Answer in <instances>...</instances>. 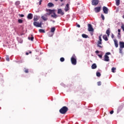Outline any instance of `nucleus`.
Returning a JSON list of instances; mask_svg holds the SVG:
<instances>
[{
	"label": "nucleus",
	"mask_w": 124,
	"mask_h": 124,
	"mask_svg": "<svg viewBox=\"0 0 124 124\" xmlns=\"http://www.w3.org/2000/svg\"><path fill=\"white\" fill-rule=\"evenodd\" d=\"M33 20L34 21V22H36V21H38V16H34Z\"/></svg>",
	"instance_id": "obj_17"
},
{
	"label": "nucleus",
	"mask_w": 124,
	"mask_h": 124,
	"mask_svg": "<svg viewBox=\"0 0 124 124\" xmlns=\"http://www.w3.org/2000/svg\"><path fill=\"white\" fill-rule=\"evenodd\" d=\"M57 13L58 14H61L62 16L64 15V13L62 12V9H58Z\"/></svg>",
	"instance_id": "obj_10"
},
{
	"label": "nucleus",
	"mask_w": 124,
	"mask_h": 124,
	"mask_svg": "<svg viewBox=\"0 0 124 124\" xmlns=\"http://www.w3.org/2000/svg\"><path fill=\"white\" fill-rule=\"evenodd\" d=\"M71 62L74 65H76L77 63V61L76 60V59L74 58V57H72L71 58Z\"/></svg>",
	"instance_id": "obj_4"
},
{
	"label": "nucleus",
	"mask_w": 124,
	"mask_h": 124,
	"mask_svg": "<svg viewBox=\"0 0 124 124\" xmlns=\"http://www.w3.org/2000/svg\"><path fill=\"white\" fill-rule=\"evenodd\" d=\"M56 10H51V9H46V12H49L47 13L46 14H45V16H50L51 14H52L51 15V17L52 18H54V19H57L59 16H58L56 14V13H55V11Z\"/></svg>",
	"instance_id": "obj_1"
},
{
	"label": "nucleus",
	"mask_w": 124,
	"mask_h": 124,
	"mask_svg": "<svg viewBox=\"0 0 124 124\" xmlns=\"http://www.w3.org/2000/svg\"><path fill=\"white\" fill-rule=\"evenodd\" d=\"M88 31H93V28L92 24H89L88 25Z\"/></svg>",
	"instance_id": "obj_7"
},
{
	"label": "nucleus",
	"mask_w": 124,
	"mask_h": 124,
	"mask_svg": "<svg viewBox=\"0 0 124 124\" xmlns=\"http://www.w3.org/2000/svg\"><path fill=\"white\" fill-rule=\"evenodd\" d=\"M101 16L102 20H104V19H105V18L104 17V15H103V14H101Z\"/></svg>",
	"instance_id": "obj_34"
},
{
	"label": "nucleus",
	"mask_w": 124,
	"mask_h": 124,
	"mask_svg": "<svg viewBox=\"0 0 124 124\" xmlns=\"http://www.w3.org/2000/svg\"><path fill=\"white\" fill-rule=\"evenodd\" d=\"M106 34H107L108 36L110 35V28H108L106 31Z\"/></svg>",
	"instance_id": "obj_22"
},
{
	"label": "nucleus",
	"mask_w": 124,
	"mask_h": 124,
	"mask_svg": "<svg viewBox=\"0 0 124 124\" xmlns=\"http://www.w3.org/2000/svg\"><path fill=\"white\" fill-rule=\"evenodd\" d=\"M28 39L29 40H31V41H33V39H34V37H33V35H31V37H28Z\"/></svg>",
	"instance_id": "obj_20"
},
{
	"label": "nucleus",
	"mask_w": 124,
	"mask_h": 124,
	"mask_svg": "<svg viewBox=\"0 0 124 124\" xmlns=\"http://www.w3.org/2000/svg\"><path fill=\"white\" fill-rule=\"evenodd\" d=\"M118 32H121V30L120 29H118Z\"/></svg>",
	"instance_id": "obj_47"
},
{
	"label": "nucleus",
	"mask_w": 124,
	"mask_h": 124,
	"mask_svg": "<svg viewBox=\"0 0 124 124\" xmlns=\"http://www.w3.org/2000/svg\"><path fill=\"white\" fill-rule=\"evenodd\" d=\"M52 22H53V23H55V21H54V20H53Z\"/></svg>",
	"instance_id": "obj_50"
},
{
	"label": "nucleus",
	"mask_w": 124,
	"mask_h": 124,
	"mask_svg": "<svg viewBox=\"0 0 124 124\" xmlns=\"http://www.w3.org/2000/svg\"><path fill=\"white\" fill-rule=\"evenodd\" d=\"M60 61L62 62H64V58L63 57H62L60 58Z\"/></svg>",
	"instance_id": "obj_32"
},
{
	"label": "nucleus",
	"mask_w": 124,
	"mask_h": 124,
	"mask_svg": "<svg viewBox=\"0 0 124 124\" xmlns=\"http://www.w3.org/2000/svg\"><path fill=\"white\" fill-rule=\"evenodd\" d=\"M61 1H63V0H60Z\"/></svg>",
	"instance_id": "obj_51"
},
{
	"label": "nucleus",
	"mask_w": 124,
	"mask_h": 124,
	"mask_svg": "<svg viewBox=\"0 0 124 124\" xmlns=\"http://www.w3.org/2000/svg\"><path fill=\"white\" fill-rule=\"evenodd\" d=\"M103 38L105 40V41H108V38L107 37V35H104L103 36Z\"/></svg>",
	"instance_id": "obj_18"
},
{
	"label": "nucleus",
	"mask_w": 124,
	"mask_h": 124,
	"mask_svg": "<svg viewBox=\"0 0 124 124\" xmlns=\"http://www.w3.org/2000/svg\"><path fill=\"white\" fill-rule=\"evenodd\" d=\"M26 55H29V52H26Z\"/></svg>",
	"instance_id": "obj_48"
},
{
	"label": "nucleus",
	"mask_w": 124,
	"mask_h": 124,
	"mask_svg": "<svg viewBox=\"0 0 124 124\" xmlns=\"http://www.w3.org/2000/svg\"><path fill=\"white\" fill-rule=\"evenodd\" d=\"M122 108L121 107H119L117 110V113H120V111L122 110Z\"/></svg>",
	"instance_id": "obj_29"
},
{
	"label": "nucleus",
	"mask_w": 124,
	"mask_h": 124,
	"mask_svg": "<svg viewBox=\"0 0 124 124\" xmlns=\"http://www.w3.org/2000/svg\"><path fill=\"white\" fill-rule=\"evenodd\" d=\"M68 111V108L67 107L64 106L62 107L59 110V112L61 114H66V112Z\"/></svg>",
	"instance_id": "obj_2"
},
{
	"label": "nucleus",
	"mask_w": 124,
	"mask_h": 124,
	"mask_svg": "<svg viewBox=\"0 0 124 124\" xmlns=\"http://www.w3.org/2000/svg\"><path fill=\"white\" fill-rule=\"evenodd\" d=\"M82 37L83 38H88V37H89V36L85 34H82Z\"/></svg>",
	"instance_id": "obj_25"
},
{
	"label": "nucleus",
	"mask_w": 124,
	"mask_h": 124,
	"mask_svg": "<svg viewBox=\"0 0 124 124\" xmlns=\"http://www.w3.org/2000/svg\"><path fill=\"white\" fill-rule=\"evenodd\" d=\"M99 2L98 0H92V5H97Z\"/></svg>",
	"instance_id": "obj_6"
},
{
	"label": "nucleus",
	"mask_w": 124,
	"mask_h": 124,
	"mask_svg": "<svg viewBox=\"0 0 124 124\" xmlns=\"http://www.w3.org/2000/svg\"><path fill=\"white\" fill-rule=\"evenodd\" d=\"M18 22L19 24H22V23H23V20L19 19L18 20Z\"/></svg>",
	"instance_id": "obj_31"
},
{
	"label": "nucleus",
	"mask_w": 124,
	"mask_h": 124,
	"mask_svg": "<svg viewBox=\"0 0 124 124\" xmlns=\"http://www.w3.org/2000/svg\"><path fill=\"white\" fill-rule=\"evenodd\" d=\"M33 25L35 27H36L37 28H41L42 24L41 23H39V22L34 21L33 22Z\"/></svg>",
	"instance_id": "obj_5"
},
{
	"label": "nucleus",
	"mask_w": 124,
	"mask_h": 124,
	"mask_svg": "<svg viewBox=\"0 0 124 124\" xmlns=\"http://www.w3.org/2000/svg\"><path fill=\"white\" fill-rule=\"evenodd\" d=\"M16 5H19L20 4V1H17L15 3Z\"/></svg>",
	"instance_id": "obj_33"
},
{
	"label": "nucleus",
	"mask_w": 124,
	"mask_h": 124,
	"mask_svg": "<svg viewBox=\"0 0 124 124\" xmlns=\"http://www.w3.org/2000/svg\"><path fill=\"white\" fill-rule=\"evenodd\" d=\"M114 37V34H111V38H113Z\"/></svg>",
	"instance_id": "obj_46"
},
{
	"label": "nucleus",
	"mask_w": 124,
	"mask_h": 124,
	"mask_svg": "<svg viewBox=\"0 0 124 124\" xmlns=\"http://www.w3.org/2000/svg\"><path fill=\"white\" fill-rule=\"evenodd\" d=\"M97 85L98 86H101V81H99L97 82Z\"/></svg>",
	"instance_id": "obj_37"
},
{
	"label": "nucleus",
	"mask_w": 124,
	"mask_h": 124,
	"mask_svg": "<svg viewBox=\"0 0 124 124\" xmlns=\"http://www.w3.org/2000/svg\"><path fill=\"white\" fill-rule=\"evenodd\" d=\"M123 18L124 19V16H123Z\"/></svg>",
	"instance_id": "obj_49"
},
{
	"label": "nucleus",
	"mask_w": 124,
	"mask_h": 124,
	"mask_svg": "<svg viewBox=\"0 0 124 124\" xmlns=\"http://www.w3.org/2000/svg\"><path fill=\"white\" fill-rule=\"evenodd\" d=\"M104 61L105 62H109V56L108 55H105L104 56Z\"/></svg>",
	"instance_id": "obj_13"
},
{
	"label": "nucleus",
	"mask_w": 124,
	"mask_h": 124,
	"mask_svg": "<svg viewBox=\"0 0 124 124\" xmlns=\"http://www.w3.org/2000/svg\"><path fill=\"white\" fill-rule=\"evenodd\" d=\"M30 54H31V51H30Z\"/></svg>",
	"instance_id": "obj_53"
},
{
	"label": "nucleus",
	"mask_w": 124,
	"mask_h": 124,
	"mask_svg": "<svg viewBox=\"0 0 124 124\" xmlns=\"http://www.w3.org/2000/svg\"><path fill=\"white\" fill-rule=\"evenodd\" d=\"M119 35H121V32H118V38H120L121 37V36H119Z\"/></svg>",
	"instance_id": "obj_40"
},
{
	"label": "nucleus",
	"mask_w": 124,
	"mask_h": 124,
	"mask_svg": "<svg viewBox=\"0 0 124 124\" xmlns=\"http://www.w3.org/2000/svg\"><path fill=\"white\" fill-rule=\"evenodd\" d=\"M64 10L66 12H67V11L68 10H69V4L68 3H67L66 5V7L64 9Z\"/></svg>",
	"instance_id": "obj_16"
},
{
	"label": "nucleus",
	"mask_w": 124,
	"mask_h": 124,
	"mask_svg": "<svg viewBox=\"0 0 124 124\" xmlns=\"http://www.w3.org/2000/svg\"><path fill=\"white\" fill-rule=\"evenodd\" d=\"M56 31V28L55 27H53L52 28H51V32H55V31Z\"/></svg>",
	"instance_id": "obj_24"
},
{
	"label": "nucleus",
	"mask_w": 124,
	"mask_h": 124,
	"mask_svg": "<svg viewBox=\"0 0 124 124\" xmlns=\"http://www.w3.org/2000/svg\"><path fill=\"white\" fill-rule=\"evenodd\" d=\"M96 54H98L99 53V51L98 50H97L95 51Z\"/></svg>",
	"instance_id": "obj_43"
},
{
	"label": "nucleus",
	"mask_w": 124,
	"mask_h": 124,
	"mask_svg": "<svg viewBox=\"0 0 124 124\" xmlns=\"http://www.w3.org/2000/svg\"><path fill=\"white\" fill-rule=\"evenodd\" d=\"M101 9V7H96L94 8V10L95 13H98L99 12H100Z\"/></svg>",
	"instance_id": "obj_8"
},
{
	"label": "nucleus",
	"mask_w": 124,
	"mask_h": 124,
	"mask_svg": "<svg viewBox=\"0 0 124 124\" xmlns=\"http://www.w3.org/2000/svg\"><path fill=\"white\" fill-rule=\"evenodd\" d=\"M92 69H95V68H96V67H97V66H96V64L95 63H93L92 66H91Z\"/></svg>",
	"instance_id": "obj_19"
},
{
	"label": "nucleus",
	"mask_w": 124,
	"mask_h": 124,
	"mask_svg": "<svg viewBox=\"0 0 124 124\" xmlns=\"http://www.w3.org/2000/svg\"><path fill=\"white\" fill-rule=\"evenodd\" d=\"M18 16H20V17H25V16L23 14L22 15L19 14L18 15Z\"/></svg>",
	"instance_id": "obj_39"
},
{
	"label": "nucleus",
	"mask_w": 124,
	"mask_h": 124,
	"mask_svg": "<svg viewBox=\"0 0 124 124\" xmlns=\"http://www.w3.org/2000/svg\"><path fill=\"white\" fill-rule=\"evenodd\" d=\"M39 32H41V33H45V31L43 29L39 30Z\"/></svg>",
	"instance_id": "obj_26"
},
{
	"label": "nucleus",
	"mask_w": 124,
	"mask_h": 124,
	"mask_svg": "<svg viewBox=\"0 0 124 124\" xmlns=\"http://www.w3.org/2000/svg\"><path fill=\"white\" fill-rule=\"evenodd\" d=\"M123 49H120V53H122Z\"/></svg>",
	"instance_id": "obj_45"
},
{
	"label": "nucleus",
	"mask_w": 124,
	"mask_h": 124,
	"mask_svg": "<svg viewBox=\"0 0 124 124\" xmlns=\"http://www.w3.org/2000/svg\"><path fill=\"white\" fill-rule=\"evenodd\" d=\"M32 17H33L32 14H31V13L29 14L27 16V18L29 20H31V19H32Z\"/></svg>",
	"instance_id": "obj_11"
},
{
	"label": "nucleus",
	"mask_w": 124,
	"mask_h": 124,
	"mask_svg": "<svg viewBox=\"0 0 124 124\" xmlns=\"http://www.w3.org/2000/svg\"><path fill=\"white\" fill-rule=\"evenodd\" d=\"M55 0V1H58V0Z\"/></svg>",
	"instance_id": "obj_52"
},
{
	"label": "nucleus",
	"mask_w": 124,
	"mask_h": 124,
	"mask_svg": "<svg viewBox=\"0 0 124 124\" xmlns=\"http://www.w3.org/2000/svg\"><path fill=\"white\" fill-rule=\"evenodd\" d=\"M103 11L105 14H108V8L105 6L103 7Z\"/></svg>",
	"instance_id": "obj_9"
},
{
	"label": "nucleus",
	"mask_w": 124,
	"mask_h": 124,
	"mask_svg": "<svg viewBox=\"0 0 124 124\" xmlns=\"http://www.w3.org/2000/svg\"><path fill=\"white\" fill-rule=\"evenodd\" d=\"M77 26L78 27V28H80V25H79V24H78L77 25Z\"/></svg>",
	"instance_id": "obj_44"
},
{
	"label": "nucleus",
	"mask_w": 124,
	"mask_h": 124,
	"mask_svg": "<svg viewBox=\"0 0 124 124\" xmlns=\"http://www.w3.org/2000/svg\"><path fill=\"white\" fill-rule=\"evenodd\" d=\"M98 56H99V57H100V59L102 58V54H98Z\"/></svg>",
	"instance_id": "obj_36"
},
{
	"label": "nucleus",
	"mask_w": 124,
	"mask_h": 124,
	"mask_svg": "<svg viewBox=\"0 0 124 124\" xmlns=\"http://www.w3.org/2000/svg\"><path fill=\"white\" fill-rule=\"evenodd\" d=\"M0 59H1V58H0Z\"/></svg>",
	"instance_id": "obj_54"
},
{
	"label": "nucleus",
	"mask_w": 124,
	"mask_h": 124,
	"mask_svg": "<svg viewBox=\"0 0 124 124\" xmlns=\"http://www.w3.org/2000/svg\"><path fill=\"white\" fill-rule=\"evenodd\" d=\"M119 44H120V47L121 49L124 48V42H120Z\"/></svg>",
	"instance_id": "obj_15"
},
{
	"label": "nucleus",
	"mask_w": 124,
	"mask_h": 124,
	"mask_svg": "<svg viewBox=\"0 0 124 124\" xmlns=\"http://www.w3.org/2000/svg\"><path fill=\"white\" fill-rule=\"evenodd\" d=\"M41 2H42V0H41L39 1V5H40L41 4Z\"/></svg>",
	"instance_id": "obj_41"
},
{
	"label": "nucleus",
	"mask_w": 124,
	"mask_h": 124,
	"mask_svg": "<svg viewBox=\"0 0 124 124\" xmlns=\"http://www.w3.org/2000/svg\"><path fill=\"white\" fill-rule=\"evenodd\" d=\"M116 1V5L117 6H119L120 5V0H115Z\"/></svg>",
	"instance_id": "obj_23"
},
{
	"label": "nucleus",
	"mask_w": 124,
	"mask_h": 124,
	"mask_svg": "<svg viewBox=\"0 0 124 124\" xmlns=\"http://www.w3.org/2000/svg\"><path fill=\"white\" fill-rule=\"evenodd\" d=\"M101 36L102 35H100L99 36V40L97 41V46L99 48H103V46H101L102 44V39H101Z\"/></svg>",
	"instance_id": "obj_3"
},
{
	"label": "nucleus",
	"mask_w": 124,
	"mask_h": 124,
	"mask_svg": "<svg viewBox=\"0 0 124 124\" xmlns=\"http://www.w3.org/2000/svg\"><path fill=\"white\" fill-rule=\"evenodd\" d=\"M24 72H25V73H29V69H25Z\"/></svg>",
	"instance_id": "obj_35"
},
{
	"label": "nucleus",
	"mask_w": 124,
	"mask_h": 124,
	"mask_svg": "<svg viewBox=\"0 0 124 124\" xmlns=\"http://www.w3.org/2000/svg\"><path fill=\"white\" fill-rule=\"evenodd\" d=\"M105 55H106V56H108V55H111V53L107 52Z\"/></svg>",
	"instance_id": "obj_38"
},
{
	"label": "nucleus",
	"mask_w": 124,
	"mask_h": 124,
	"mask_svg": "<svg viewBox=\"0 0 124 124\" xmlns=\"http://www.w3.org/2000/svg\"><path fill=\"white\" fill-rule=\"evenodd\" d=\"M111 70H112V72H113V73H115V70H116V68H115V67L112 68Z\"/></svg>",
	"instance_id": "obj_30"
},
{
	"label": "nucleus",
	"mask_w": 124,
	"mask_h": 124,
	"mask_svg": "<svg viewBox=\"0 0 124 124\" xmlns=\"http://www.w3.org/2000/svg\"><path fill=\"white\" fill-rule=\"evenodd\" d=\"M6 61H7V62H9V61H10L9 56H8V55L6 56Z\"/></svg>",
	"instance_id": "obj_28"
},
{
	"label": "nucleus",
	"mask_w": 124,
	"mask_h": 124,
	"mask_svg": "<svg viewBox=\"0 0 124 124\" xmlns=\"http://www.w3.org/2000/svg\"><path fill=\"white\" fill-rule=\"evenodd\" d=\"M113 113H114V110H111L110 112V114L111 115H112V114H113Z\"/></svg>",
	"instance_id": "obj_42"
},
{
	"label": "nucleus",
	"mask_w": 124,
	"mask_h": 124,
	"mask_svg": "<svg viewBox=\"0 0 124 124\" xmlns=\"http://www.w3.org/2000/svg\"><path fill=\"white\" fill-rule=\"evenodd\" d=\"M114 42L116 48H118L119 47V44H118V41H117V39H114Z\"/></svg>",
	"instance_id": "obj_12"
},
{
	"label": "nucleus",
	"mask_w": 124,
	"mask_h": 124,
	"mask_svg": "<svg viewBox=\"0 0 124 124\" xmlns=\"http://www.w3.org/2000/svg\"><path fill=\"white\" fill-rule=\"evenodd\" d=\"M100 76H101V74H100V73L97 72L96 73V77H100Z\"/></svg>",
	"instance_id": "obj_27"
},
{
	"label": "nucleus",
	"mask_w": 124,
	"mask_h": 124,
	"mask_svg": "<svg viewBox=\"0 0 124 124\" xmlns=\"http://www.w3.org/2000/svg\"><path fill=\"white\" fill-rule=\"evenodd\" d=\"M41 18L44 20V21H47L48 20V18H47V16L44 15V16H41Z\"/></svg>",
	"instance_id": "obj_14"
},
{
	"label": "nucleus",
	"mask_w": 124,
	"mask_h": 124,
	"mask_svg": "<svg viewBox=\"0 0 124 124\" xmlns=\"http://www.w3.org/2000/svg\"><path fill=\"white\" fill-rule=\"evenodd\" d=\"M47 6H48V7H53V6H54V4H53V3L49 2L47 4Z\"/></svg>",
	"instance_id": "obj_21"
}]
</instances>
